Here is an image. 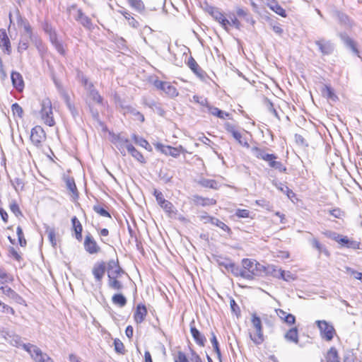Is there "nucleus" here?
<instances>
[{
	"mask_svg": "<svg viewBox=\"0 0 362 362\" xmlns=\"http://www.w3.org/2000/svg\"><path fill=\"white\" fill-rule=\"evenodd\" d=\"M0 47L4 53L7 54L11 53V42L5 29H0Z\"/></svg>",
	"mask_w": 362,
	"mask_h": 362,
	"instance_id": "6ab92c4d",
	"label": "nucleus"
},
{
	"mask_svg": "<svg viewBox=\"0 0 362 362\" xmlns=\"http://www.w3.org/2000/svg\"><path fill=\"white\" fill-rule=\"evenodd\" d=\"M93 211L95 213L100 214L101 216L109 218L111 217L110 213L105 208H103L102 206L99 204L93 206Z\"/></svg>",
	"mask_w": 362,
	"mask_h": 362,
	"instance_id": "a18cd8bd",
	"label": "nucleus"
},
{
	"mask_svg": "<svg viewBox=\"0 0 362 362\" xmlns=\"http://www.w3.org/2000/svg\"><path fill=\"white\" fill-rule=\"evenodd\" d=\"M83 245L85 250L90 255L97 254L100 251V246L90 233L86 235Z\"/></svg>",
	"mask_w": 362,
	"mask_h": 362,
	"instance_id": "ddd939ff",
	"label": "nucleus"
},
{
	"mask_svg": "<svg viewBox=\"0 0 362 362\" xmlns=\"http://www.w3.org/2000/svg\"><path fill=\"white\" fill-rule=\"evenodd\" d=\"M251 151L254 156L258 159L267 161L272 158L271 156L273 153H268L264 151V149L260 148L259 147L254 146L252 148Z\"/></svg>",
	"mask_w": 362,
	"mask_h": 362,
	"instance_id": "a878e982",
	"label": "nucleus"
},
{
	"mask_svg": "<svg viewBox=\"0 0 362 362\" xmlns=\"http://www.w3.org/2000/svg\"><path fill=\"white\" fill-rule=\"evenodd\" d=\"M132 139L134 141L135 144H139V146L146 149L148 148V147L150 146L149 144L146 139H143L142 137H139L136 134L132 135Z\"/></svg>",
	"mask_w": 362,
	"mask_h": 362,
	"instance_id": "49530a36",
	"label": "nucleus"
},
{
	"mask_svg": "<svg viewBox=\"0 0 362 362\" xmlns=\"http://www.w3.org/2000/svg\"><path fill=\"white\" fill-rule=\"evenodd\" d=\"M130 5L138 11L144 9V4L141 0H128Z\"/></svg>",
	"mask_w": 362,
	"mask_h": 362,
	"instance_id": "de8ad7c7",
	"label": "nucleus"
},
{
	"mask_svg": "<svg viewBox=\"0 0 362 362\" xmlns=\"http://www.w3.org/2000/svg\"><path fill=\"white\" fill-rule=\"evenodd\" d=\"M11 185L14 187L16 192L19 190H22L24 187V182L22 179L16 177L14 180H11Z\"/></svg>",
	"mask_w": 362,
	"mask_h": 362,
	"instance_id": "09e8293b",
	"label": "nucleus"
},
{
	"mask_svg": "<svg viewBox=\"0 0 362 362\" xmlns=\"http://www.w3.org/2000/svg\"><path fill=\"white\" fill-rule=\"evenodd\" d=\"M200 184L202 186L204 187L211 188V189H217L218 182L214 180L210 179H203L200 181Z\"/></svg>",
	"mask_w": 362,
	"mask_h": 362,
	"instance_id": "79ce46f5",
	"label": "nucleus"
},
{
	"mask_svg": "<svg viewBox=\"0 0 362 362\" xmlns=\"http://www.w3.org/2000/svg\"><path fill=\"white\" fill-rule=\"evenodd\" d=\"M162 90H163L166 94H168L170 97H175L178 95V93L175 87L172 86L168 82H166V86H165V88H163Z\"/></svg>",
	"mask_w": 362,
	"mask_h": 362,
	"instance_id": "4c0bfd02",
	"label": "nucleus"
},
{
	"mask_svg": "<svg viewBox=\"0 0 362 362\" xmlns=\"http://www.w3.org/2000/svg\"><path fill=\"white\" fill-rule=\"evenodd\" d=\"M327 362H340L338 351L335 347H331L326 356Z\"/></svg>",
	"mask_w": 362,
	"mask_h": 362,
	"instance_id": "7c9ffc66",
	"label": "nucleus"
},
{
	"mask_svg": "<svg viewBox=\"0 0 362 362\" xmlns=\"http://www.w3.org/2000/svg\"><path fill=\"white\" fill-rule=\"evenodd\" d=\"M346 272L353 276V277L356 279L360 280L362 282V273L359 272L358 271L354 270V269L346 267H345Z\"/></svg>",
	"mask_w": 362,
	"mask_h": 362,
	"instance_id": "13d9d810",
	"label": "nucleus"
},
{
	"mask_svg": "<svg viewBox=\"0 0 362 362\" xmlns=\"http://www.w3.org/2000/svg\"><path fill=\"white\" fill-rule=\"evenodd\" d=\"M336 16L341 25L346 26V27H351V23L350 21V19L347 15H346L344 13H341L340 11H336Z\"/></svg>",
	"mask_w": 362,
	"mask_h": 362,
	"instance_id": "f704fd0d",
	"label": "nucleus"
},
{
	"mask_svg": "<svg viewBox=\"0 0 362 362\" xmlns=\"http://www.w3.org/2000/svg\"><path fill=\"white\" fill-rule=\"evenodd\" d=\"M105 271L106 264L105 262L100 261L94 264L92 269V273L96 282H98L100 284H101Z\"/></svg>",
	"mask_w": 362,
	"mask_h": 362,
	"instance_id": "4468645a",
	"label": "nucleus"
},
{
	"mask_svg": "<svg viewBox=\"0 0 362 362\" xmlns=\"http://www.w3.org/2000/svg\"><path fill=\"white\" fill-rule=\"evenodd\" d=\"M29 40L30 39L28 37H22V39L21 40L18 47V51L19 52H22L28 49L29 45Z\"/></svg>",
	"mask_w": 362,
	"mask_h": 362,
	"instance_id": "603ef678",
	"label": "nucleus"
},
{
	"mask_svg": "<svg viewBox=\"0 0 362 362\" xmlns=\"http://www.w3.org/2000/svg\"><path fill=\"white\" fill-rule=\"evenodd\" d=\"M322 94L324 97L332 101H336L337 99V96L335 95L332 88L327 85H325L322 88Z\"/></svg>",
	"mask_w": 362,
	"mask_h": 362,
	"instance_id": "473e14b6",
	"label": "nucleus"
},
{
	"mask_svg": "<svg viewBox=\"0 0 362 362\" xmlns=\"http://www.w3.org/2000/svg\"><path fill=\"white\" fill-rule=\"evenodd\" d=\"M226 269L228 271L230 270L231 273L235 276H241L244 279L251 277L249 273L246 274L243 268H240L238 265L235 264L233 262H228L226 264Z\"/></svg>",
	"mask_w": 362,
	"mask_h": 362,
	"instance_id": "a211bd4d",
	"label": "nucleus"
},
{
	"mask_svg": "<svg viewBox=\"0 0 362 362\" xmlns=\"http://www.w3.org/2000/svg\"><path fill=\"white\" fill-rule=\"evenodd\" d=\"M18 346L26 351L35 362H54L52 358L34 344L21 342Z\"/></svg>",
	"mask_w": 362,
	"mask_h": 362,
	"instance_id": "f03ea898",
	"label": "nucleus"
},
{
	"mask_svg": "<svg viewBox=\"0 0 362 362\" xmlns=\"http://www.w3.org/2000/svg\"><path fill=\"white\" fill-rule=\"evenodd\" d=\"M187 65L189 69L200 78L205 77V71L199 66L197 62L192 57H190L187 62Z\"/></svg>",
	"mask_w": 362,
	"mask_h": 362,
	"instance_id": "b1692460",
	"label": "nucleus"
},
{
	"mask_svg": "<svg viewBox=\"0 0 362 362\" xmlns=\"http://www.w3.org/2000/svg\"><path fill=\"white\" fill-rule=\"evenodd\" d=\"M267 6L271 10L281 17L286 16V11L279 4H278L275 0H272L270 2H268Z\"/></svg>",
	"mask_w": 362,
	"mask_h": 362,
	"instance_id": "c85d7f7f",
	"label": "nucleus"
},
{
	"mask_svg": "<svg viewBox=\"0 0 362 362\" xmlns=\"http://www.w3.org/2000/svg\"><path fill=\"white\" fill-rule=\"evenodd\" d=\"M328 214L333 216L334 218H342V217L344 216V211H342L340 209L336 208L332 210L328 211Z\"/></svg>",
	"mask_w": 362,
	"mask_h": 362,
	"instance_id": "680f3d73",
	"label": "nucleus"
},
{
	"mask_svg": "<svg viewBox=\"0 0 362 362\" xmlns=\"http://www.w3.org/2000/svg\"><path fill=\"white\" fill-rule=\"evenodd\" d=\"M115 350L117 353L124 354L125 352L124 346L123 343L118 339L114 341Z\"/></svg>",
	"mask_w": 362,
	"mask_h": 362,
	"instance_id": "5fc2aeb1",
	"label": "nucleus"
},
{
	"mask_svg": "<svg viewBox=\"0 0 362 362\" xmlns=\"http://www.w3.org/2000/svg\"><path fill=\"white\" fill-rule=\"evenodd\" d=\"M250 212L247 209H237L235 215L238 218H249Z\"/></svg>",
	"mask_w": 362,
	"mask_h": 362,
	"instance_id": "0e129e2a",
	"label": "nucleus"
},
{
	"mask_svg": "<svg viewBox=\"0 0 362 362\" xmlns=\"http://www.w3.org/2000/svg\"><path fill=\"white\" fill-rule=\"evenodd\" d=\"M112 303L115 305L122 308L127 304V299L122 293L115 294L112 298Z\"/></svg>",
	"mask_w": 362,
	"mask_h": 362,
	"instance_id": "c9c22d12",
	"label": "nucleus"
},
{
	"mask_svg": "<svg viewBox=\"0 0 362 362\" xmlns=\"http://www.w3.org/2000/svg\"><path fill=\"white\" fill-rule=\"evenodd\" d=\"M50 41L54 46L57 51L62 55H64L66 52L62 41H60L55 33L50 35Z\"/></svg>",
	"mask_w": 362,
	"mask_h": 362,
	"instance_id": "bb28decb",
	"label": "nucleus"
},
{
	"mask_svg": "<svg viewBox=\"0 0 362 362\" xmlns=\"http://www.w3.org/2000/svg\"><path fill=\"white\" fill-rule=\"evenodd\" d=\"M16 233L18 235V239L19 244L21 247H25L26 245V240L24 238V235L23 233V230L21 226H18L16 229Z\"/></svg>",
	"mask_w": 362,
	"mask_h": 362,
	"instance_id": "4d7b16f0",
	"label": "nucleus"
},
{
	"mask_svg": "<svg viewBox=\"0 0 362 362\" xmlns=\"http://www.w3.org/2000/svg\"><path fill=\"white\" fill-rule=\"evenodd\" d=\"M40 117L45 124L49 127H52L55 124L52 103L49 98H45L42 100Z\"/></svg>",
	"mask_w": 362,
	"mask_h": 362,
	"instance_id": "20e7f679",
	"label": "nucleus"
},
{
	"mask_svg": "<svg viewBox=\"0 0 362 362\" xmlns=\"http://www.w3.org/2000/svg\"><path fill=\"white\" fill-rule=\"evenodd\" d=\"M279 279H282L286 281H290L294 279L293 275L290 272H285L281 269H278Z\"/></svg>",
	"mask_w": 362,
	"mask_h": 362,
	"instance_id": "a19ab883",
	"label": "nucleus"
},
{
	"mask_svg": "<svg viewBox=\"0 0 362 362\" xmlns=\"http://www.w3.org/2000/svg\"><path fill=\"white\" fill-rule=\"evenodd\" d=\"M338 36L348 49H350L354 54L358 56L359 52L356 47V42L346 33H339Z\"/></svg>",
	"mask_w": 362,
	"mask_h": 362,
	"instance_id": "dca6fc26",
	"label": "nucleus"
},
{
	"mask_svg": "<svg viewBox=\"0 0 362 362\" xmlns=\"http://www.w3.org/2000/svg\"><path fill=\"white\" fill-rule=\"evenodd\" d=\"M88 93V96L93 100V101L95 102L98 104H102L103 98L99 94L98 91L94 88V86L92 88L86 90Z\"/></svg>",
	"mask_w": 362,
	"mask_h": 362,
	"instance_id": "2f4dec72",
	"label": "nucleus"
},
{
	"mask_svg": "<svg viewBox=\"0 0 362 362\" xmlns=\"http://www.w3.org/2000/svg\"><path fill=\"white\" fill-rule=\"evenodd\" d=\"M315 45L318 47L320 52L323 55H329L332 54L334 49V44L324 38H321L315 42Z\"/></svg>",
	"mask_w": 362,
	"mask_h": 362,
	"instance_id": "2eb2a0df",
	"label": "nucleus"
},
{
	"mask_svg": "<svg viewBox=\"0 0 362 362\" xmlns=\"http://www.w3.org/2000/svg\"><path fill=\"white\" fill-rule=\"evenodd\" d=\"M46 140V134L40 126H35L31 129L30 141L37 148H40Z\"/></svg>",
	"mask_w": 362,
	"mask_h": 362,
	"instance_id": "1a4fd4ad",
	"label": "nucleus"
},
{
	"mask_svg": "<svg viewBox=\"0 0 362 362\" xmlns=\"http://www.w3.org/2000/svg\"><path fill=\"white\" fill-rule=\"evenodd\" d=\"M207 108L209 112L221 119H225L226 117H228L229 114L223 112L221 110H219L218 107L211 106L210 105H207Z\"/></svg>",
	"mask_w": 362,
	"mask_h": 362,
	"instance_id": "72a5a7b5",
	"label": "nucleus"
},
{
	"mask_svg": "<svg viewBox=\"0 0 362 362\" xmlns=\"http://www.w3.org/2000/svg\"><path fill=\"white\" fill-rule=\"evenodd\" d=\"M207 12L211 16V17L217 22H218L222 28L228 31V26L230 25V21L226 18L224 14L218 8L209 6L207 8Z\"/></svg>",
	"mask_w": 362,
	"mask_h": 362,
	"instance_id": "6e6552de",
	"label": "nucleus"
},
{
	"mask_svg": "<svg viewBox=\"0 0 362 362\" xmlns=\"http://www.w3.org/2000/svg\"><path fill=\"white\" fill-rule=\"evenodd\" d=\"M18 25L24 29V35L22 37H28L31 41L37 42V37L33 34V29L26 19L20 18Z\"/></svg>",
	"mask_w": 362,
	"mask_h": 362,
	"instance_id": "f3484780",
	"label": "nucleus"
},
{
	"mask_svg": "<svg viewBox=\"0 0 362 362\" xmlns=\"http://www.w3.org/2000/svg\"><path fill=\"white\" fill-rule=\"evenodd\" d=\"M315 323L320 329L321 337L327 341L332 340L336 334L333 325L326 320H317Z\"/></svg>",
	"mask_w": 362,
	"mask_h": 362,
	"instance_id": "0eeeda50",
	"label": "nucleus"
},
{
	"mask_svg": "<svg viewBox=\"0 0 362 362\" xmlns=\"http://www.w3.org/2000/svg\"><path fill=\"white\" fill-rule=\"evenodd\" d=\"M129 153H130L135 159H136L138 161L141 163H144L145 160L143 156V155L138 151L134 146H128V151Z\"/></svg>",
	"mask_w": 362,
	"mask_h": 362,
	"instance_id": "e433bc0d",
	"label": "nucleus"
},
{
	"mask_svg": "<svg viewBox=\"0 0 362 362\" xmlns=\"http://www.w3.org/2000/svg\"><path fill=\"white\" fill-rule=\"evenodd\" d=\"M229 18H230V25H233L234 26L235 28L237 29H240V27H241V23L238 20V18L235 16V15H232V16H229Z\"/></svg>",
	"mask_w": 362,
	"mask_h": 362,
	"instance_id": "69168bd1",
	"label": "nucleus"
},
{
	"mask_svg": "<svg viewBox=\"0 0 362 362\" xmlns=\"http://www.w3.org/2000/svg\"><path fill=\"white\" fill-rule=\"evenodd\" d=\"M107 272L108 281L107 285L110 288L120 291L123 288L122 283L118 280L122 274H126L119 264L118 259H110L106 265Z\"/></svg>",
	"mask_w": 362,
	"mask_h": 362,
	"instance_id": "f257e3e1",
	"label": "nucleus"
},
{
	"mask_svg": "<svg viewBox=\"0 0 362 362\" xmlns=\"http://www.w3.org/2000/svg\"><path fill=\"white\" fill-rule=\"evenodd\" d=\"M66 185L67 189L77 197L78 192L74 178H67L66 180Z\"/></svg>",
	"mask_w": 362,
	"mask_h": 362,
	"instance_id": "58836bf2",
	"label": "nucleus"
},
{
	"mask_svg": "<svg viewBox=\"0 0 362 362\" xmlns=\"http://www.w3.org/2000/svg\"><path fill=\"white\" fill-rule=\"evenodd\" d=\"M209 219H210V223L211 224H213V225L220 228L223 231H226V232H230V228L226 224H225L223 222L220 221L219 219H218L216 218H209Z\"/></svg>",
	"mask_w": 362,
	"mask_h": 362,
	"instance_id": "ea45409f",
	"label": "nucleus"
},
{
	"mask_svg": "<svg viewBox=\"0 0 362 362\" xmlns=\"http://www.w3.org/2000/svg\"><path fill=\"white\" fill-rule=\"evenodd\" d=\"M112 143L123 156H125L128 151V146H132L129 140L122 134L114 135L112 136Z\"/></svg>",
	"mask_w": 362,
	"mask_h": 362,
	"instance_id": "9b49d317",
	"label": "nucleus"
},
{
	"mask_svg": "<svg viewBox=\"0 0 362 362\" xmlns=\"http://www.w3.org/2000/svg\"><path fill=\"white\" fill-rule=\"evenodd\" d=\"M46 233H47L48 239L50 241L52 245L55 247L57 245V240L55 238V230L52 228L47 227L46 229Z\"/></svg>",
	"mask_w": 362,
	"mask_h": 362,
	"instance_id": "c03bdc74",
	"label": "nucleus"
},
{
	"mask_svg": "<svg viewBox=\"0 0 362 362\" xmlns=\"http://www.w3.org/2000/svg\"><path fill=\"white\" fill-rule=\"evenodd\" d=\"M68 11L70 13L74 15V19L86 29L88 30H92L93 29L91 19L85 15L81 8H78L76 5H72L69 8Z\"/></svg>",
	"mask_w": 362,
	"mask_h": 362,
	"instance_id": "39448f33",
	"label": "nucleus"
},
{
	"mask_svg": "<svg viewBox=\"0 0 362 362\" xmlns=\"http://www.w3.org/2000/svg\"><path fill=\"white\" fill-rule=\"evenodd\" d=\"M194 321L190 323V332L195 342L201 346H204L206 341V337L194 326Z\"/></svg>",
	"mask_w": 362,
	"mask_h": 362,
	"instance_id": "aec40b11",
	"label": "nucleus"
},
{
	"mask_svg": "<svg viewBox=\"0 0 362 362\" xmlns=\"http://www.w3.org/2000/svg\"><path fill=\"white\" fill-rule=\"evenodd\" d=\"M242 266L243 269L245 270V272L247 274H250V278H245L248 280H252L256 276L260 275L262 272L264 270V267L261 265L259 263L257 262L255 260L250 259H243L242 260Z\"/></svg>",
	"mask_w": 362,
	"mask_h": 362,
	"instance_id": "7ed1b4c3",
	"label": "nucleus"
},
{
	"mask_svg": "<svg viewBox=\"0 0 362 362\" xmlns=\"http://www.w3.org/2000/svg\"><path fill=\"white\" fill-rule=\"evenodd\" d=\"M233 138L242 146H245L247 148L249 147V144L245 139H244L240 132L238 131L236 133H234L233 136Z\"/></svg>",
	"mask_w": 362,
	"mask_h": 362,
	"instance_id": "864d4df0",
	"label": "nucleus"
},
{
	"mask_svg": "<svg viewBox=\"0 0 362 362\" xmlns=\"http://www.w3.org/2000/svg\"><path fill=\"white\" fill-rule=\"evenodd\" d=\"M271 157L272 158L267 161L269 167L278 170L280 172H285L286 170V168L284 166L280 161L276 160L277 156L275 154H272Z\"/></svg>",
	"mask_w": 362,
	"mask_h": 362,
	"instance_id": "cd10ccee",
	"label": "nucleus"
},
{
	"mask_svg": "<svg viewBox=\"0 0 362 362\" xmlns=\"http://www.w3.org/2000/svg\"><path fill=\"white\" fill-rule=\"evenodd\" d=\"M118 105L121 107L122 113L124 115L127 114V113L132 114V110H134V107H131L130 105H128L125 104L124 102L120 101V100L119 101Z\"/></svg>",
	"mask_w": 362,
	"mask_h": 362,
	"instance_id": "e2e57ef3",
	"label": "nucleus"
},
{
	"mask_svg": "<svg viewBox=\"0 0 362 362\" xmlns=\"http://www.w3.org/2000/svg\"><path fill=\"white\" fill-rule=\"evenodd\" d=\"M11 79L13 87L18 91H22L24 88V81L22 75L19 72L12 71Z\"/></svg>",
	"mask_w": 362,
	"mask_h": 362,
	"instance_id": "4be33fe9",
	"label": "nucleus"
},
{
	"mask_svg": "<svg viewBox=\"0 0 362 362\" xmlns=\"http://www.w3.org/2000/svg\"><path fill=\"white\" fill-rule=\"evenodd\" d=\"M324 235L330 238V239H332V240H334L335 241L337 242V240L339 239V234L335 233V232H333V231H331V230H326L325 232L323 233Z\"/></svg>",
	"mask_w": 362,
	"mask_h": 362,
	"instance_id": "774afa93",
	"label": "nucleus"
},
{
	"mask_svg": "<svg viewBox=\"0 0 362 362\" xmlns=\"http://www.w3.org/2000/svg\"><path fill=\"white\" fill-rule=\"evenodd\" d=\"M91 114L93 119L95 121L98 126L100 127L103 131H105L106 127L105 126L104 123L100 119L98 112L97 110L94 111L91 110Z\"/></svg>",
	"mask_w": 362,
	"mask_h": 362,
	"instance_id": "3c124183",
	"label": "nucleus"
},
{
	"mask_svg": "<svg viewBox=\"0 0 362 362\" xmlns=\"http://www.w3.org/2000/svg\"><path fill=\"white\" fill-rule=\"evenodd\" d=\"M11 110L14 116H18V117L22 118L23 110L17 103H15L11 105Z\"/></svg>",
	"mask_w": 362,
	"mask_h": 362,
	"instance_id": "8fccbe9b",
	"label": "nucleus"
},
{
	"mask_svg": "<svg viewBox=\"0 0 362 362\" xmlns=\"http://www.w3.org/2000/svg\"><path fill=\"white\" fill-rule=\"evenodd\" d=\"M251 322L253 327L255 329V334H250V339L255 344H260L264 341V335L260 318L256 315H252Z\"/></svg>",
	"mask_w": 362,
	"mask_h": 362,
	"instance_id": "423d86ee",
	"label": "nucleus"
},
{
	"mask_svg": "<svg viewBox=\"0 0 362 362\" xmlns=\"http://www.w3.org/2000/svg\"><path fill=\"white\" fill-rule=\"evenodd\" d=\"M10 210L12 213L15 214L16 216L18 217L19 216H22V212L19 208L18 204L16 201H13L11 202L9 205Z\"/></svg>",
	"mask_w": 362,
	"mask_h": 362,
	"instance_id": "6e6d98bb",
	"label": "nucleus"
},
{
	"mask_svg": "<svg viewBox=\"0 0 362 362\" xmlns=\"http://www.w3.org/2000/svg\"><path fill=\"white\" fill-rule=\"evenodd\" d=\"M147 315L146 307L143 304L137 305L134 314V318L137 324H141L145 320Z\"/></svg>",
	"mask_w": 362,
	"mask_h": 362,
	"instance_id": "5701e85b",
	"label": "nucleus"
},
{
	"mask_svg": "<svg viewBox=\"0 0 362 362\" xmlns=\"http://www.w3.org/2000/svg\"><path fill=\"white\" fill-rule=\"evenodd\" d=\"M266 103H267V107L268 110L270 112H272L274 115V117H276V118L279 119L278 112L275 110L273 103L270 100H267Z\"/></svg>",
	"mask_w": 362,
	"mask_h": 362,
	"instance_id": "338daca9",
	"label": "nucleus"
},
{
	"mask_svg": "<svg viewBox=\"0 0 362 362\" xmlns=\"http://www.w3.org/2000/svg\"><path fill=\"white\" fill-rule=\"evenodd\" d=\"M211 342L212 346L214 347V351L217 354V356L218 357L219 359H221V350H220V348H219V344H218V340L216 339V335L214 334V332L211 333Z\"/></svg>",
	"mask_w": 362,
	"mask_h": 362,
	"instance_id": "37998d69",
	"label": "nucleus"
},
{
	"mask_svg": "<svg viewBox=\"0 0 362 362\" xmlns=\"http://www.w3.org/2000/svg\"><path fill=\"white\" fill-rule=\"evenodd\" d=\"M155 147L157 150L161 151L163 153L167 156H171L174 158H177L181 153H184L186 150L182 146L178 147H172L170 146H165L160 143L155 144Z\"/></svg>",
	"mask_w": 362,
	"mask_h": 362,
	"instance_id": "9d476101",
	"label": "nucleus"
},
{
	"mask_svg": "<svg viewBox=\"0 0 362 362\" xmlns=\"http://www.w3.org/2000/svg\"><path fill=\"white\" fill-rule=\"evenodd\" d=\"M285 339L290 342L298 343V329L293 327L290 329L284 335Z\"/></svg>",
	"mask_w": 362,
	"mask_h": 362,
	"instance_id": "c756f323",
	"label": "nucleus"
},
{
	"mask_svg": "<svg viewBox=\"0 0 362 362\" xmlns=\"http://www.w3.org/2000/svg\"><path fill=\"white\" fill-rule=\"evenodd\" d=\"M62 97L64 99L68 109L69 110L73 118L76 121L79 118V112L77 108L71 103L69 95L65 92H62Z\"/></svg>",
	"mask_w": 362,
	"mask_h": 362,
	"instance_id": "412c9836",
	"label": "nucleus"
},
{
	"mask_svg": "<svg viewBox=\"0 0 362 362\" xmlns=\"http://www.w3.org/2000/svg\"><path fill=\"white\" fill-rule=\"evenodd\" d=\"M230 306L233 313H234L237 317L240 315V309L238 305L236 303L235 300L233 298H230Z\"/></svg>",
	"mask_w": 362,
	"mask_h": 362,
	"instance_id": "bf43d9fd",
	"label": "nucleus"
},
{
	"mask_svg": "<svg viewBox=\"0 0 362 362\" xmlns=\"http://www.w3.org/2000/svg\"><path fill=\"white\" fill-rule=\"evenodd\" d=\"M72 229L74 231L75 238L77 240L81 242L82 240V231L83 227L78 219L74 216L71 218Z\"/></svg>",
	"mask_w": 362,
	"mask_h": 362,
	"instance_id": "393cba45",
	"label": "nucleus"
},
{
	"mask_svg": "<svg viewBox=\"0 0 362 362\" xmlns=\"http://www.w3.org/2000/svg\"><path fill=\"white\" fill-rule=\"evenodd\" d=\"M153 195L155 196L156 197V199L158 202V204H159V206L163 209L165 210V211L168 214H171V213H173V204L165 199L164 197H163V194L161 192L157 190V189H154L153 190Z\"/></svg>",
	"mask_w": 362,
	"mask_h": 362,
	"instance_id": "f8f14e48",
	"label": "nucleus"
},
{
	"mask_svg": "<svg viewBox=\"0 0 362 362\" xmlns=\"http://www.w3.org/2000/svg\"><path fill=\"white\" fill-rule=\"evenodd\" d=\"M78 77L80 78V81L83 86H84L86 90L92 88L93 86V84L92 82H90L88 79L83 75V74H79Z\"/></svg>",
	"mask_w": 362,
	"mask_h": 362,
	"instance_id": "052dcab7",
	"label": "nucleus"
}]
</instances>
